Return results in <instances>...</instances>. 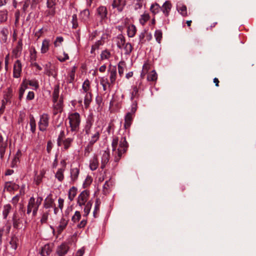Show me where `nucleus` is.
<instances>
[{
    "instance_id": "0eeeda50",
    "label": "nucleus",
    "mask_w": 256,
    "mask_h": 256,
    "mask_svg": "<svg viewBox=\"0 0 256 256\" xmlns=\"http://www.w3.org/2000/svg\"><path fill=\"white\" fill-rule=\"evenodd\" d=\"M94 121V120L92 116H88L84 128V132L86 135H87L88 136H89L90 134V132L94 130V128H92Z\"/></svg>"
},
{
    "instance_id": "09e8293b",
    "label": "nucleus",
    "mask_w": 256,
    "mask_h": 256,
    "mask_svg": "<svg viewBox=\"0 0 256 256\" xmlns=\"http://www.w3.org/2000/svg\"><path fill=\"white\" fill-rule=\"evenodd\" d=\"M122 48H124V54L126 55L130 54L132 50V46L129 42L126 44Z\"/></svg>"
},
{
    "instance_id": "bb28decb",
    "label": "nucleus",
    "mask_w": 256,
    "mask_h": 256,
    "mask_svg": "<svg viewBox=\"0 0 256 256\" xmlns=\"http://www.w3.org/2000/svg\"><path fill=\"white\" fill-rule=\"evenodd\" d=\"M90 14V13L89 10L88 9H85L80 12V19L84 22H86L89 20Z\"/></svg>"
},
{
    "instance_id": "69168bd1",
    "label": "nucleus",
    "mask_w": 256,
    "mask_h": 256,
    "mask_svg": "<svg viewBox=\"0 0 256 256\" xmlns=\"http://www.w3.org/2000/svg\"><path fill=\"white\" fill-rule=\"evenodd\" d=\"M49 213L48 212H44L42 214L40 222L42 224L46 223L47 222Z\"/></svg>"
},
{
    "instance_id": "e433bc0d",
    "label": "nucleus",
    "mask_w": 256,
    "mask_h": 256,
    "mask_svg": "<svg viewBox=\"0 0 256 256\" xmlns=\"http://www.w3.org/2000/svg\"><path fill=\"white\" fill-rule=\"evenodd\" d=\"M12 210V206L10 204H6L4 206L2 215L4 219H6L10 212Z\"/></svg>"
},
{
    "instance_id": "423d86ee",
    "label": "nucleus",
    "mask_w": 256,
    "mask_h": 256,
    "mask_svg": "<svg viewBox=\"0 0 256 256\" xmlns=\"http://www.w3.org/2000/svg\"><path fill=\"white\" fill-rule=\"evenodd\" d=\"M49 116L46 114H43L40 117L38 122V128L40 131L46 130L49 124Z\"/></svg>"
},
{
    "instance_id": "f3484780",
    "label": "nucleus",
    "mask_w": 256,
    "mask_h": 256,
    "mask_svg": "<svg viewBox=\"0 0 256 256\" xmlns=\"http://www.w3.org/2000/svg\"><path fill=\"white\" fill-rule=\"evenodd\" d=\"M114 40L116 42L117 46L120 49H122L126 44L125 38L122 34H118Z\"/></svg>"
},
{
    "instance_id": "4468645a",
    "label": "nucleus",
    "mask_w": 256,
    "mask_h": 256,
    "mask_svg": "<svg viewBox=\"0 0 256 256\" xmlns=\"http://www.w3.org/2000/svg\"><path fill=\"white\" fill-rule=\"evenodd\" d=\"M53 102V114L56 115L58 112H60L62 111L63 100L60 98L59 100Z\"/></svg>"
},
{
    "instance_id": "8fccbe9b",
    "label": "nucleus",
    "mask_w": 256,
    "mask_h": 256,
    "mask_svg": "<svg viewBox=\"0 0 256 256\" xmlns=\"http://www.w3.org/2000/svg\"><path fill=\"white\" fill-rule=\"evenodd\" d=\"M18 239L16 236H12L11 238V240L10 242V244L11 246V248L14 249V250H16L17 248L18 247Z\"/></svg>"
},
{
    "instance_id": "2eb2a0df",
    "label": "nucleus",
    "mask_w": 256,
    "mask_h": 256,
    "mask_svg": "<svg viewBox=\"0 0 256 256\" xmlns=\"http://www.w3.org/2000/svg\"><path fill=\"white\" fill-rule=\"evenodd\" d=\"M7 146V140H4L2 136L0 135V157L2 160L4 157Z\"/></svg>"
},
{
    "instance_id": "c85d7f7f",
    "label": "nucleus",
    "mask_w": 256,
    "mask_h": 256,
    "mask_svg": "<svg viewBox=\"0 0 256 256\" xmlns=\"http://www.w3.org/2000/svg\"><path fill=\"white\" fill-rule=\"evenodd\" d=\"M64 168H60L55 174V178L60 182H62L64 179Z\"/></svg>"
},
{
    "instance_id": "bf43d9fd",
    "label": "nucleus",
    "mask_w": 256,
    "mask_h": 256,
    "mask_svg": "<svg viewBox=\"0 0 256 256\" xmlns=\"http://www.w3.org/2000/svg\"><path fill=\"white\" fill-rule=\"evenodd\" d=\"M81 218V214L80 212L76 211L75 212L74 214L72 216V220L76 223L78 222Z\"/></svg>"
},
{
    "instance_id": "ea45409f",
    "label": "nucleus",
    "mask_w": 256,
    "mask_h": 256,
    "mask_svg": "<svg viewBox=\"0 0 256 256\" xmlns=\"http://www.w3.org/2000/svg\"><path fill=\"white\" fill-rule=\"evenodd\" d=\"M92 205V200H90L86 203V204L85 207L84 208V214L83 215L84 216L86 217L88 216V215L89 214V213L90 211Z\"/></svg>"
},
{
    "instance_id": "cd10ccee",
    "label": "nucleus",
    "mask_w": 256,
    "mask_h": 256,
    "mask_svg": "<svg viewBox=\"0 0 256 256\" xmlns=\"http://www.w3.org/2000/svg\"><path fill=\"white\" fill-rule=\"evenodd\" d=\"M98 166V160L96 156H94L90 160V168L92 170H96Z\"/></svg>"
},
{
    "instance_id": "7ed1b4c3",
    "label": "nucleus",
    "mask_w": 256,
    "mask_h": 256,
    "mask_svg": "<svg viewBox=\"0 0 256 256\" xmlns=\"http://www.w3.org/2000/svg\"><path fill=\"white\" fill-rule=\"evenodd\" d=\"M42 201V197H38L36 198L33 196L30 198L27 205L26 214H30L32 212V216L34 217L36 216Z\"/></svg>"
},
{
    "instance_id": "9d476101",
    "label": "nucleus",
    "mask_w": 256,
    "mask_h": 256,
    "mask_svg": "<svg viewBox=\"0 0 256 256\" xmlns=\"http://www.w3.org/2000/svg\"><path fill=\"white\" fill-rule=\"evenodd\" d=\"M70 249L68 244L66 242L62 243L58 246L56 250V253L58 256H64Z\"/></svg>"
},
{
    "instance_id": "680f3d73",
    "label": "nucleus",
    "mask_w": 256,
    "mask_h": 256,
    "mask_svg": "<svg viewBox=\"0 0 256 256\" xmlns=\"http://www.w3.org/2000/svg\"><path fill=\"white\" fill-rule=\"evenodd\" d=\"M64 41V38L62 36H58L56 38V40L54 42V44L55 47L60 46Z\"/></svg>"
},
{
    "instance_id": "de8ad7c7",
    "label": "nucleus",
    "mask_w": 256,
    "mask_h": 256,
    "mask_svg": "<svg viewBox=\"0 0 256 256\" xmlns=\"http://www.w3.org/2000/svg\"><path fill=\"white\" fill-rule=\"evenodd\" d=\"M27 88V86L24 83L21 84L19 89L18 98L20 100H21L23 97L26 89Z\"/></svg>"
},
{
    "instance_id": "37998d69",
    "label": "nucleus",
    "mask_w": 256,
    "mask_h": 256,
    "mask_svg": "<svg viewBox=\"0 0 256 256\" xmlns=\"http://www.w3.org/2000/svg\"><path fill=\"white\" fill-rule=\"evenodd\" d=\"M13 95V90L12 88L10 87L6 89V94L4 95V98L6 102L10 100Z\"/></svg>"
},
{
    "instance_id": "5fc2aeb1",
    "label": "nucleus",
    "mask_w": 256,
    "mask_h": 256,
    "mask_svg": "<svg viewBox=\"0 0 256 256\" xmlns=\"http://www.w3.org/2000/svg\"><path fill=\"white\" fill-rule=\"evenodd\" d=\"M8 18V12L6 10L0 11V22H6Z\"/></svg>"
},
{
    "instance_id": "5701e85b",
    "label": "nucleus",
    "mask_w": 256,
    "mask_h": 256,
    "mask_svg": "<svg viewBox=\"0 0 256 256\" xmlns=\"http://www.w3.org/2000/svg\"><path fill=\"white\" fill-rule=\"evenodd\" d=\"M176 10L183 16H188L186 6L181 2H178L176 4Z\"/></svg>"
},
{
    "instance_id": "6e6d98bb",
    "label": "nucleus",
    "mask_w": 256,
    "mask_h": 256,
    "mask_svg": "<svg viewBox=\"0 0 256 256\" xmlns=\"http://www.w3.org/2000/svg\"><path fill=\"white\" fill-rule=\"evenodd\" d=\"M150 16L148 14H144L141 16L140 19V22L142 25H144L145 23L149 20Z\"/></svg>"
},
{
    "instance_id": "6e6552de",
    "label": "nucleus",
    "mask_w": 256,
    "mask_h": 256,
    "mask_svg": "<svg viewBox=\"0 0 256 256\" xmlns=\"http://www.w3.org/2000/svg\"><path fill=\"white\" fill-rule=\"evenodd\" d=\"M90 195V192L87 190L82 191L78 198L77 203L80 206L84 205L87 202Z\"/></svg>"
},
{
    "instance_id": "a211bd4d",
    "label": "nucleus",
    "mask_w": 256,
    "mask_h": 256,
    "mask_svg": "<svg viewBox=\"0 0 256 256\" xmlns=\"http://www.w3.org/2000/svg\"><path fill=\"white\" fill-rule=\"evenodd\" d=\"M68 224V220L64 218H61L59 224L56 228V230L58 234H60L66 228Z\"/></svg>"
},
{
    "instance_id": "49530a36",
    "label": "nucleus",
    "mask_w": 256,
    "mask_h": 256,
    "mask_svg": "<svg viewBox=\"0 0 256 256\" xmlns=\"http://www.w3.org/2000/svg\"><path fill=\"white\" fill-rule=\"evenodd\" d=\"M56 14V7L52 6V8H48L45 12V14L46 16H54Z\"/></svg>"
},
{
    "instance_id": "13d9d810",
    "label": "nucleus",
    "mask_w": 256,
    "mask_h": 256,
    "mask_svg": "<svg viewBox=\"0 0 256 256\" xmlns=\"http://www.w3.org/2000/svg\"><path fill=\"white\" fill-rule=\"evenodd\" d=\"M64 130H61L57 139V144L58 146H60L62 145V141L64 140Z\"/></svg>"
},
{
    "instance_id": "052dcab7",
    "label": "nucleus",
    "mask_w": 256,
    "mask_h": 256,
    "mask_svg": "<svg viewBox=\"0 0 256 256\" xmlns=\"http://www.w3.org/2000/svg\"><path fill=\"white\" fill-rule=\"evenodd\" d=\"M72 28H76L78 27V18L76 14H74L72 16Z\"/></svg>"
},
{
    "instance_id": "e2e57ef3",
    "label": "nucleus",
    "mask_w": 256,
    "mask_h": 256,
    "mask_svg": "<svg viewBox=\"0 0 256 256\" xmlns=\"http://www.w3.org/2000/svg\"><path fill=\"white\" fill-rule=\"evenodd\" d=\"M112 182L110 181H106L104 183V184L103 186V192L104 194H106L108 192V190L110 188V187L112 186Z\"/></svg>"
},
{
    "instance_id": "58836bf2",
    "label": "nucleus",
    "mask_w": 256,
    "mask_h": 256,
    "mask_svg": "<svg viewBox=\"0 0 256 256\" xmlns=\"http://www.w3.org/2000/svg\"><path fill=\"white\" fill-rule=\"evenodd\" d=\"M30 59L32 62H36L37 58V52L34 47H32L30 50Z\"/></svg>"
},
{
    "instance_id": "aec40b11",
    "label": "nucleus",
    "mask_w": 256,
    "mask_h": 256,
    "mask_svg": "<svg viewBox=\"0 0 256 256\" xmlns=\"http://www.w3.org/2000/svg\"><path fill=\"white\" fill-rule=\"evenodd\" d=\"M172 8V4L170 1H166L162 4V6L160 7V10H162L163 14L168 16Z\"/></svg>"
},
{
    "instance_id": "393cba45",
    "label": "nucleus",
    "mask_w": 256,
    "mask_h": 256,
    "mask_svg": "<svg viewBox=\"0 0 256 256\" xmlns=\"http://www.w3.org/2000/svg\"><path fill=\"white\" fill-rule=\"evenodd\" d=\"M18 188V184L10 182H8L5 183L4 190L10 192L12 190H16Z\"/></svg>"
},
{
    "instance_id": "f257e3e1",
    "label": "nucleus",
    "mask_w": 256,
    "mask_h": 256,
    "mask_svg": "<svg viewBox=\"0 0 256 256\" xmlns=\"http://www.w3.org/2000/svg\"><path fill=\"white\" fill-rule=\"evenodd\" d=\"M118 138L117 136H113L112 142V154L114 157V162L112 164L114 168L116 167L118 165V162L120 160L123 154L127 151L128 144L126 140V136H123L121 138L118 148Z\"/></svg>"
},
{
    "instance_id": "c03bdc74",
    "label": "nucleus",
    "mask_w": 256,
    "mask_h": 256,
    "mask_svg": "<svg viewBox=\"0 0 256 256\" xmlns=\"http://www.w3.org/2000/svg\"><path fill=\"white\" fill-rule=\"evenodd\" d=\"M51 251L50 246L48 245H45L42 248L40 254L42 256H48L50 254Z\"/></svg>"
},
{
    "instance_id": "9b49d317",
    "label": "nucleus",
    "mask_w": 256,
    "mask_h": 256,
    "mask_svg": "<svg viewBox=\"0 0 256 256\" xmlns=\"http://www.w3.org/2000/svg\"><path fill=\"white\" fill-rule=\"evenodd\" d=\"M22 66L20 60H16L14 64L13 76L14 78H19L21 76Z\"/></svg>"
},
{
    "instance_id": "a18cd8bd",
    "label": "nucleus",
    "mask_w": 256,
    "mask_h": 256,
    "mask_svg": "<svg viewBox=\"0 0 256 256\" xmlns=\"http://www.w3.org/2000/svg\"><path fill=\"white\" fill-rule=\"evenodd\" d=\"M54 204V200L52 198H46L45 199L44 202V206L46 208H50L52 207Z\"/></svg>"
},
{
    "instance_id": "412c9836",
    "label": "nucleus",
    "mask_w": 256,
    "mask_h": 256,
    "mask_svg": "<svg viewBox=\"0 0 256 256\" xmlns=\"http://www.w3.org/2000/svg\"><path fill=\"white\" fill-rule=\"evenodd\" d=\"M110 80L112 84H114L116 78L117 70L116 66L110 67L109 70Z\"/></svg>"
},
{
    "instance_id": "3c124183",
    "label": "nucleus",
    "mask_w": 256,
    "mask_h": 256,
    "mask_svg": "<svg viewBox=\"0 0 256 256\" xmlns=\"http://www.w3.org/2000/svg\"><path fill=\"white\" fill-rule=\"evenodd\" d=\"M154 37L156 38V41L158 44H160L162 37V30H156L154 32Z\"/></svg>"
},
{
    "instance_id": "f704fd0d",
    "label": "nucleus",
    "mask_w": 256,
    "mask_h": 256,
    "mask_svg": "<svg viewBox=\"0 0 256 256\" xmlns=\"http://www.w3.org/2000/svg\"><path fill=\"white\" fill-rule=\"evenodd\" d=\"M136 28L135 26L132 24L128 28L127 32L128 37L132 38L136 34Z\"/></svg>"
},
{
    "instance_id": "2f4dec72",
    "label": "nucleus",
    "mask_w": 256,
    "mask_h": 256,
    "mask_svg": "<svg viewBox=\"0 0 256 256\" xmlns=\"http://www.w3.org/2000/svg\"><path fill=\"white\" fill-rule=\"evenodd\" d=\"M76 70V67L74 66L70 71L69 72L67 78V82L68 83H72L74 80L75 72Z\"/></svg>"
},
{
    "instance_id": "f03ea898",
    "label": "nucleus",
    "mask_w": 256,
    "mask_h": 256,
    "mask_svg": "<svg viewBox=\"0 0 256 256\" xmlns=\"http://www.w3.org/2000/svg\"><path fill=\"white\" fill-rule=\"evenodd\" d=\"M80 94L82 95L78 100L80 104L82 102V96H84V105L86 108H88L92 102V93L90 92V82L88 80H86L82 86V89L80 90Z\"/></svg>"
},
{
    "instance_id": "603ef678",
    "label": "nucleus",
    "mask_w": 256,
    "mask_h": 256,
    "mask_svg": "<svg viewBox=\"0 0 256 256\" xmlns=\"http://www.w3.org/2000/svg\"><path fill=\"white\" fill-rule=\"evenodd\" d=\"M150 10L154 14H156L160 10V6L158 4H153L151 6Z\"/></svg>"
},
{
    "instance_id": "20e7f679",
    "label": "nucleus",
    "mask_w": 256,
    "mask_h": 256,
    "mask_svg": "<svg viewBox=\"0 0 256 256\" xmlns=\"http://www.w3.org/2000/svg\"><path fill=\"white\" fill-rule=\"evenodd\" d=\"M70 126L72 132H77L81 122L80 116L77 112L70 113L68 116Z\"/></svg>"
},
{
    "instance_id": "4d7b16f0",
    "label": "nucleus",
    "mask_w": 256,
    "mask_h": 256,
    "mask_svg": "<svg viewBox=\"0 0 256 256\" xmlns=\"http://www.w3.org/2000/svg\"><path fill=\"white\" fill-rule=\"evenodd\" d=\"M124 62H120L118 64V71L120 76L124 74Z\"/></svg>"
},
{
    "instance_id": "473e14b6",
    "label": "nucleus",
    "mask_w": 256,
    "mask_h": 256,
    "mask_svg": "<svg viewBox=\"0 0 256 256\" xmlns=\"http://www.w3.org/2000/svg\"><path fill=\"white\" fill-rule=\"evenodd\" d=\"M60 94V86L56 85L54 86V92L52 93V102H56L58 100Z\"/></svg>"
},
{
    "instance_id": "c756f323",
    "label": "nucleus",
    "mask_w": 256,
    "mask_h": 256,
    "mask_svg": "<svg viewBox=\"0 0 256 256\" xmlns=\"http://www.w3.org/2000/svg\"><path fill=\"white\" fill-rule=\"evenodd\" d=\"M78 189L75 186H72L68 190V198L72 202L77 194Z\"/></svg>"
},
{
    "instance_id": "6ab92c4d",
    "label": "nucleus",
    "mask_w": 256,
    "mask_h": 256,
    "mask_svg": "<svg viewBox=\"0 0 256 256\" xmlns=\"http://www.w3.org/2000/svg\"><path fill=\"white\" fill-rule=\"evenodd\" d=\"M70 174L71 182L74 183L78 179L80 174V169L78 168H71L70 170Z\"/></svg>"
},
{
    "instance_id": "4be33fe9",
    "label": "nucleus",
    "mask_w": 256,
    "mask_h": 256,
    "mask_svg": "<svg viewBox=\"0 0 256 256\" xmlns=\"http://www.w3.org/2000/svg\"><path fill=\"white\" fill-rule=\"evenodd\" d=\"M22 50V39H20L18 42L16 47L14 49L12 52L14 54L18 57L20 56Z\"/></svg>"
},
{
    "instance_id": "774afa93",
    "label": "nucleus",
    "mask_w": 256,
    "mask_h": 256,
    "mask_svg": "<svg viewBox=\"0 0 256 256\" xmlns=\"http://www.w3.org/2000/svg\"><path fill=\"white\" fill-rule=\"evenodd\" d=\"M136 2L134 4V9L137 10L142 8L144 0H135Z\"/></svg>"
},
{
    "instance_id": "b1692460",
    "label": "nucleus",
    "mask_w": 256,
    "mask_h": 256,
    "mask_svg": "<svg viewBox=\"0 0 256 256\" xmlns=\"http://www.w3.org/2000/svg\"><path fill=\"white\" fill-rule=\"evenodd\" d=\"M50 46V40L48 39H44L42 42L40 52L42 54H46L49 50Z\"/></svg>"
},
{
    "instance_id": "79ce46f5",
    "label": "nucleus",
    "mask_w": 256,
    "mask_h": 256,
    "mask_svg": "<svg viewBox=\"0 0 256 256\" xmlns=\"http://www.w3.org/2000/svg\"><path fill=\"white\" fill-rule=\"evenodd\" d=\"M158 78V75L154 70H152L150 72L147 76V80L149 82L156 81Z\"/></svg>"
},
{
    "instance_id": "c9c22d12",
    "label": "nucleus",
    "mask_w": 256,
    "mask_h": 256,
    "mask_svg": "<svg viewBox=\"0 0 256 256\" xmlns=\"http://www.w3.org/2000/svg\"><path fill=\"white\" fill-rule=\"evenodd\" d=\"M100 202L99 198H96L95 202L94 208L93 212V216L94 218L98 216V214L100 211Z\"/></svg>"
},
{
    "instance_id": "f8f14e48",
    "label": "nucleus",
    "mask_w": 256,
    "mask_h": 256,
    "mask_svg": "<svg viewBox=\"0 0 256 256\" xmlns=\"http://www.w3.org/2000/svg\"><path fill=\"white\" fill-rule=\"evenodd\" d=\"M126 5V0H113L112 6V8H116L118 12H122Z\"/></svg>"
},
{
    "instance_id": "a19ab883",
    "label": "nucleus",
    "mask_w": 256,
    "mask_h": 256,
    "mask_svg": "<svg viewBox=\"0 0 256 256\" xmlns=\"http://www.w3.org/2000/svg\"><path fill=\"white\" fill-rule=\"evenodd\" d=\"M29 124L30 127V131L32 133H34L36 130V122L32 116H30Z\"/></svg>"
},
{
    "instance_id": "a878e982",
    "label": "nucleus",
    "mask_w": 256,
    "mask_h": 256,
    "mask_svg": "<svg viewBox=\"0 0 256 256\" xmlns=\"http://www.w3.org/2000/svg\"><path fill=\"white\" fill-rule=\"evenodd\" d=\"M107 13V9L104 6H100L97 8V14L102 20L106 17Z\"/></svg>"
},
{
    "instance_id": "4c0bfd02",
    "label": "nucleus",
    "mask_w": 256,
    "mask_h": 256,
    "mask_svg": "<svg viewBox=\"0 0 256 256\" xmlns=\"http://www.w3.org/2000/svg\"><path fill=\"white\" fill-rule=\"evenodd\" d=\"M150 64L148 61H146L142 66V70L141 72V76L144 77L150 69Z\"/></svg>"
},
{
    "instance_id": "338daca9",
    "label": "nucleus",
    "mask_w": 256,
    "mask_h": 256,
    "mask_svg": "<svg viewBox=\"0 0 256 256\" xmlns=\"http://www.w3.org/2000/svg\"><path fill=\"white\" fill-rule=\"evenodd\" d=\"M94 144H90V142H88V143L86 146L84 148V154H89L92 150V146Z\"/></svg>"
},
{
    "instance_id": "0e129e2a",
    "label": "nucleus",
    "mask_w": 256,
    "mask_h": 256,
    "mask_svg": "<svg viewBox=\"0 0 256 256\" xmlns=\"http://www.w3.org/2000/svg\"><path fill=\"white\" fill-rule=\"evenodd\" d=\"M20 197L16 194L12 198L10 202L14 206L16 207L17 204L20 200Z\"/></svg>"
},
{
    "instance_id": "39448f33",
    "label": "nucleus",
    "mask_w": 256,
    "mask_h": 256,
    "mask_svg": "<svg viewBox=\"0 0 256 256\" xmlns=\"http://www.w3.org/2000/svg\"><path fill=\"white\" fill-rule=\"evenodd\" d=\"M136 110L137 103L136 101H134L132 104L130 111L126 113L124 117V126L126 130L128 129L130 126Z\"/></svg>"
},
{
    "instance_id": "72a5a7b5",
    "label": "nucleus",
    "mask_w": 256,
    "mask_h": 256,
    "mask_svg": "<svg viewBox=\"0 0 256 256\" xmlns=\"http://www.w3.org/2000/svg\"><path fill=\"white\" fill-rule=\"evenodd\" d=\"M73 140L74 139L72 138H68L62 141V144H63L64 145L63 149L64 150H68L71 146Z\"/></svg>"
},
{
    "instance_id": "1a4fd4ad",
    "label": "nucleus",
    "mask_w": 256,
    "mask_h": 256,
    "mask_svg": "<svg viewBox=\"0 0 256 256\" xmlns=\"http://www.w3.org/2000/svg\"><path fill=\"white\" fill-rule=\"evenodd\" d=\"M110 158V152L108 148L102 152L101 156V166L102 169L106 168V165L108 164Z\"/></svg>"
},
{
    "instance_id": "864d4df0",
    "label": "nucleus",
    "mask_w": 256,
    "mask_h": 256,
    "mask_svg": "<svg viewBox=\"0 0 256 256\" xmlns=\"http://www.w3.org/2000/svg\"><path fill=\"white\" fill-rule=\"evenodd\" d=\"M110 52L108 50H103L100 54L102 60H108L110 57Z\"/></svg>"
},
{
    "instance_id": "ddd939ff",
    "label": "nucleus",
    "mask_w": 256,
    "mask_h": 256,
    "mask_svg": "<svg viewBox=\"0 0 256 256\" xmlns=\"http://www.w3.org/2000/svg\"><path fill=\"white\" fill-rule=\"evenodd\" d=\"M100 132L97 128H94L89 135L88 142L90 144H94L100 138Z\"/></svg>"
},
{
    "instance_id": "7c9ffc66",
    "label": "nucleus",
    "mask_w": 256,
    "mask_h": 256,
    "mask_svg": "<svg viewBox=\"0 0 256 256\" xmlns=\"http://www.w3.org/2000/svg\"><path fill=\"white\" fill-rule=\"evenodd\" d=\"M100 84L101 85H102L103 90L104 91H106L108 90V86L110 88L111 86H113V84H110V82H108V80L106 78H104V77L100 78Z\"/></svg>"
},
{
    "instance_id": "dca6fc26",
    "label": "nucleus",
    "mask_w": 256,
    "mask_h": 256,
    "mask_svg": "<svg viewBox=\"0 0 256 256\" xmlns=\"http://www.w3.org/2000/svg\"><path fill=\"white\" fill-rule=\"evenodd\" d=\"M44 74L48 76H52L55 77L56 74L54 72V68L51 62H48L44 66Z\"/></svg>"
}]
</instances>
